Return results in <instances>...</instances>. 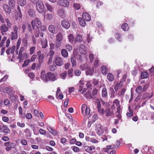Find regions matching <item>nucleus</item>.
Returning a JSON list of instances; mask_svg holds the SVG:
<instances>
[{
  "label": "nucleus",
  "instance_id": "42",
  "mask_svg": "<svg viewBox=\"0 0 154 154\" xmlns=\"http://www.w3.org/2000/svg\"><path fill=\"white\" fill-rule=\"evenodd\" d=\"M21 43V39L20 38H19L18 39V41L17 42V44L16 45V52L17 54L18 53V51H17V50L19 48L20 46V45Z\"/></svg>",
  "mask_w": 154,
  "mask_h": 154
},
{
  "label": "nucleus",
  "instance_id": "3",
  "mask_svg": "<svg viewBox=\"0 0 154 154\" xmlns=\"http://www.w3.org/2000/svg\"><path fill=\"white\" fill-rule=\"evenodd\" d=\"M36 9L37 11L40 13L43 12L44 11V6L42 2L38 1L36 5Z\"/></svg>",
  "mask_w": 154,
  "mask_h": 154
},
{
  "label": "nucleus",
  "instance_id": "26",
  "mask_svg": "<svg viewBox=\"0 0 154 154\" xmlns=\"http://www.w3.org/2000/svg\"><path fill=\"white\" fill-rule=\"evenodd\" d=\"M78 20L79 22V24L82 26H85L86 25V23L85 20H84L82 17H79Z\"/></svg>",
  "mask_w": 154,
  "mask_h": 154
},
{
  "label": "nucleus",
  "instance_id": "33",
  "mask_svg": "<svg viewBox=\"0 0 154 154\" xmlns=\"http://www.w3.org/2000/svg\"><path fill=\"white\" fill-rule=\"evenodd\" d=\"M107 78L109 81H112L114 79V76L111 73H108L107 75Z\"/></svg>",
  "mask_w": 154,
  "mask_h": 154
},
{
  "label": "nucleus",
  "instance_id": "8",
  "mask_svg": "<svg viewBox=\"0 0 154 154\" xmlns=\"http://www.w3.org/2000/svg\"><path fill=\"white\" fill-rule=\"evenodd\" d=\"M57 4L59 6L65 7H68L69 5V2L67 0H63L62 2L58 1Z\"/></svg>",
  "mask_w": 154,
  "mask_h": 154
},
{
  "label": "nucleus",
  "instance_id": "1",
  "mask_svg": "<svg viewBox=\"0 0 154 154\" xmlns=\"http://www.w3.org/2000/svg\"><path fill=\"white\" fill-rule=\"evenodd\" d=\"M31 24L33 29L36 28L38 29L41 26L42 22L41 20L38 18H35L31 22Z\"/></svg>",
  "mask_w": 154,
  "mask_h": 154
},
{
  "label": "nucleus",
  "instance_id": "20",
  "mask_svg": "<svg viewBox=\"0 0 154 154\" xmlns=\"http://www.w3.org/2000/svg\"><path fill=\"white\" fill-rule=\"evenodd\" d=\"M14 94L12 93L9 96V99L13 102L15 103L18 100L17 97V95H14Z\"/></svg>",
  "mask_w": 154,
  "mask_h": 154
},
{
  "label": "nucleus",
  "instance_id": "4",
  "mask_svg": "<svg viewBox=\"0 0 154 154\" xmlns=\"http://www.w3.org/2000/svg\"><path fill=\"white\" fill-rule=\"evenodd\" d=\"M22 28L23 32H26L32 34V26L30 24H23L22 26Z\"/></svg>",
  "mask_w": 154,
  "mask_h": 154
},
{
  "label": "nucleus",
  "instance_id": "5",
  "mask_svg": "<svg viewBox=\"0 0 154 154\" xmlns=\"http://www.w3.org/2000/svg\"><path fill=\"white\" fill-rule=\"evenodd\" d=\"M105 129H106V128H103L100 125L98 124L96 126V132L99 135L102 134L103 133Z\"/></svg>",
  "mask_w": 154,
  "mask_h": 154
},
{
  "label": "nucleus",
  "instance_id": "2",
  "mask_svg": "<svg viewBox=\"0 0 154 154\" xmlns=\"http://www.w3.org/2000/svg\"><path fill=\"white\" fill-rule=\"evenodd\" d=\"M81 110L82 115L84 116L89 115L90 109L89 107H87L85 104H82L81 106Z\"/></svg>",
  "mask_w": 154,
  "mask_h": 154
},
{
  "label": "nucleus",
  "instance_id": "30",
  "mask_svg": "<svg viewBox=\"0 0 154 154\" xmlns=\"http://www.w3.org/2000/svg\"><path fill=\"white\" fill-rule=\"evenodd\" d=\"M28 13L29 15L31 17H35V12L33 9H29L28 11Z\"/></svg>",
  "mask_w": 154,
  "mask_h": 154
},
{
  "label": "nucleus",
  "instance_id": "39",
  "mask_svg": "<svg viewBox=\"0 0 154 154\" xmlns=\"http://www.w3.org/2000/svg\"><path fill=\"white\" fill-rule=\"evenodd\" d=\"M24 132L26 134V136L27 138L30 137L31 136V133L29 129L26 128L25 129Z\"/></svg>",
  "mask_w": 154,
  "mask_h": 154
},
{
  "label": "nucleus",
  "instance_id": "25",
  "mask_svg": "<svg viewBox=\"0 0 154 154\" xmlns=\"http://www.w3.org/2000/svg\"><path fill=\"white\" fill-rule=\"evenodd\" d=\"M94 69L93 67L91 68L90 67H89L86 71V75H92L94 73Z\"/></svg>",
  "mask_w": 154,
  "mask_h": 154
},
{
  "label": "nucleus",
  "instance_id": "62",
  "mask_svg": "<svg viewBox=\"0 0 154 154\" xmlns=\"http://www.w3.org/2000/svg\"><path fill=\"white\" fill-rule=\"evenodd\" d=\"M37 57V55L35 54L33 55L31 57L30 60L31 62H34L35 61Z\"/></svg>",
  "mask_w": 154,
  "mask_h": 154
},
{
  "label": "nucleus",
  "instance_id": "53",
  "mask_svg": "<svg viewBox=\"0 0 154 154\" xmlns=\"http://www.w3.org/2000/svg\"><path fill=\"white\" fill-rule=\"evenodd\" d=\"M113 104L115 105H116V107L120 106L119 100L118 99H115L113 102Z\"/></svg>",
  "mask_w": 154,
  "mask_h": 154
},
{
  "label": "nucleus",
  "instance_id": "29",
  "mask_svg": "<svg viewBox=\"0 0 154 154\" xmlns=\"http://www.w3.org/2000/svg\"><path fill=\"white\" fill-rule=\"evenodd\" d=\"M15 49V46H12L11 48H9L6 51V53L8 54H9L10 53L12 54L14 53Z\"/></svg>",
  "mask_w": 154,
  "mask_h": 154
},
{
  "label": "nucleus",
  "instance_id": "38",
  "mask_svg": "<svg viewBox=\"0 0 154 154\" xmlns=\"http://www.w3.org/2000/svg\"><path fill=\"white\" fill-rule=\"evenodd\" d=\"M84 95L85 97L89 99L94 98L91 94V92L90 91H88L86 92Z\"/></svg>",
  "mask_w": 154,
  "mask_h": 154
},
{
  "label": "nucleus",
  "instance_id": "36",
  "mask_svg": "<svg viewBox=\"0 0 154 154\" xmlns=\"http://www.w3.org/2000/svg\"><path fill=\"white\" fill-rule=\"evenodd\" d=\"M70 61L72 63V67H74L76 65V61L75 58L74 57H71L70 59Z\"/></svg>",
  "mask_w": 154,
  "mask_h": 154
},
{
  "label": "nucleus",
  "instance_id": "43",
  "mask_svg": "<svg viewBox=\"0 0 154 154\" xmlns=\"http://www.w3.org/2000/svg\"><path fill=\"white\" fill-rule=\"evenodd\" d=\"M6 91L9 96L11 95L12 93L15 94L14 92L12 89L9 88H6Z\"/></svg>",
  "mask_w": 154,
  "mask_h": 154
},
{
  "label": "nucleus",
  "instance_id": "27",
  "mask_svg": "<svg viewBox=\"0 0 154 154\" xmlns=\"http://www.w3.org/2000/svg\"><path fill=\"white\" fill-rule=\"evenodd\" d=\"M48 41L46 39H43L41 40V44L42 48H45L48 46Z\"/></svg>",
  "mask_w": 154,
  "mask_h": 154
},
{
  "label": "nucleus",
  "instance_id": "22",
  "mask_svg": "<svg viewBox=\"0 0 154 154\" xmlns=\"http://www.w3.org/2000/svg\"><path fill=\"white\" fill-rule=\"evenodd\" d=\"M63 37L61 32L58 33L56 35V40L57 41H60L62 42L63 40Z\"/></svg>",
  "mask_w": 154,
  "mask_h": 154
},
{
  "label": "nucleus",
  "instance_id": "44",
  "mask_svg": "<svg viewBox=\"0 0 154 154\" xmlns=\"http://www.w3.org/2000/svg\"><path fill=\"white\" fill-rule=\"evenodd\" d=\"M7 38L6 37H4L1 40L0 44V47L1 48L4 46V44Z\"/></svg>",
  "mask_w": 154,
  "mask_h": 154
},
{
  "label": "nucleus",
  "instance_id": "7",
  "mask_svg": "<svg viewBox=\"0 0 154 154\" xmlns=\"http://www.w3.org/2000/svg\"><path fill=\"white\" fill-rule=\"evenodd\" d=\"M54 61L56 65L59 66L63 65L64 63L63 59L60 57H55Z\"/></svg>",
  "mask_w": 154,
  "mask_h": 154
},
{
  "label": "nucleus",
  "instance_id": "10",
  "mask_svg": "<svg viewBox=\"0 0 154 154\" xmlns=\"http://www.w3.org/2000/svg\"><path fill=\"white\" fill-rule=\"evenodd\" d=\"M47 76L48 81L50 80L54 81L57 79L56 76L52 73L48 72L47 73Z\"/></svg>",
  "mask_w": 154,
  "mask_h": 154
},
{
  "label": "nucleus",
  "instance_id": "13",
  "mask_svg": "<svg viewBox=\"0 0 154 154\" xmlns=\"http://www.w3.org/2000/svg\"><path fill=\"white\" fill-rule=\"evenodd\" d=\"M48 30L50 32L53 34H55L57 32V29L56 26L53 25H50L48 26Z\"/></svg>",
  "mask_w": 154,
  "mask_h": 154
},
{
  "label": "nucleus",
  "instance_id": "21",
  "mask_svg": "<svg viewBox=\"0 0 154 154\" xmlns=\"http://www.w3.org/2000/svg\"><path fill=\"white\" fill-rule=\"evenodd\" d=\"M4 11L7 13L10 14L11 12V10L9 6L7 5L4 4L3 5Z\"/></svg>",
  "mask_w": 154,
  "mask_h": 154
},
{
  "label": "nucleus",
  "instance_id": "51",
  "mask_svg": "<svg viewBox=\"0 0 154 154\" xmlns=\"http://www.w3.org/2000/svg\"><path fill=\"white\" fill-rule=\"evenodd\" d=\"M85 151L89 153H91L92 150L91 149V146H86L85 147Z\"/></svg>",
  "mask_w": 154,
  "mask_h": 154
},
{
  "label": "nucleus",
  "instance_id": "56",
  "mask_svg": "<svg viewBox=\"0 0 154 154\" xmlns=\"http://www.w3.org/2000/svg\"><path fill=\"white\" fill-rule=\"evenodd\" d=\"M92 83L94 85H97L99 83V80L97 79H94L93 80Z\"/></svg>",
  "mask_w": 154,
  "mask_h": 154
},
{
  "label": "nucleus",
  "instance_id": "64",
  "mask_svg": "<svg viewBox=\"0 0 154 154\" xmlns=\"http://www.w3.org/2000/svg\"><path fill=\"white\" fill-rule=\"evenodd\" d=\"M89 57L91 62L94 59V56L92 54H90L89 55Z\"/></svg>",
  "mask_w": 154,
  "mask_h": 154
},
{
  "label": "nucleus",
  "instance_id": "31",
  "mask_svg": "<svg viewBox=\"0 0 154 154\" xmlns=\"http://www.w3.org/2000/svg\"><path fill=\"white\" fill-rule=\"evenodd\" d=\"M47 129L48 131L53 135H55L57 134V131L55 130H54L52 128L48 126L47 127Z\"/></svg>",
  "mask_w": 154,
  "mask_h": 154
},
{
  "label": "nucleus",
  "instance_id": "46",
  "mask_svg": "<svg viewBox=\"0 0 154 154\" xmlns=\"http://www.w3.org/2000/svg\"><path fill=\"white\" fill-rule=\"evenodd\" d=\"M142 88L141 86H139L136 89V93L140 94L142 92Z\"/></svg>",
  "mask_w": 154,
  "mask_h": 154
},
{
  "label": "nucleus",
  "instance_id": "47",
  "mask_svg": "<svg viewBox=\"0 0 154 154\" xmlns=\"http://www.w3.org/2000/svg\"><path fill=\"white\" fill-rule=\"evenodd\" d=\"M35 47L34 46H32L30 48L29 51V54L30 55H32L35 52Z\"/></svg>",
  "mask_w": 154,
  "mask_h": 154
},
{
  "label": "nucleus",
  "instance_id": "40",
  "mask_svg": "<svg viewBox=\"0 0 154 154\" xmlns=\"http://www.w3.org/2000/svg\"><path fill=\"white\" fill-rule=\"evenodd\" d=\"M122 28L124 31H127L129 29L127 23H124L122 26Z\"/></svg>",
  "mask_w": 154,
  "mask_h": 154
},
{
  "label": "nucleus",
  "instance_id": "34",
  "mask_svg": "<svg viewBox=\"0 0 154 154\" xmlns=\"http://www.w3.org/2000/svg\"><path fill=\"white\" fill-rule=\"evenodd\" d=\"M45 5L47 8V10L49 12L52 13L53 11V8L52 5H50L48 3L45 4Z\"/></svg>",
  "mask_w": 154,
  "mask_h": 154
},
{
  "label": "nucleus",
  "instance_id": "19",
  "mask_svg": "<svg viewBox=\"0 0 154 154\" xmlns=\"http://www.w3.org/2000/svg\"><path fill=\"white\" fill-rule=\"evenodd\" d=\"M58 15L61 17H64L65 15V11L63 8H60L57 11Z\"/></svg>",
  "mask_w": 154,
  "mask_h": 154
},
{
  "label": "nucleus",
  "instance_id": "49",
  "mask_svg": "<svg viewBox=\"0 0 154 154\" xmlns=\"http://www.w3.org/2000/svg\"><path fill=\"white\" fill-rule=\"evenodd\" d=\"M67 75L66 71H64L63 72L61 73L60 74V76L61 78L63 79H65L66 78Z\"/></svg>",
  "mask_w": 154,
  "mask_h": 154
},
{
  "label": "nucleus",
  "instance_id": "9",
  "mask_svg": "<svg viewBox=\"0 0 154 154\" xmlns=\"http://www.w3.org/2000/svg\"><path fill=\"white\" fill-rule=\"evenodd\" d=\"M28 56V54L26 53L19 54L18 58L20 62H22L23 60L26 59Z\"/></svg>",
  "mask_w": 154,
  "mask_h": 154
},
{
  "label": "nucleus",
  "instance_id": "12",
  "mask_svg": "<svg viewBox=\"0 0 154 154\" xmlns=\"http://www.w3.org/2000/svg\"><path fill=\"white\" fill-rule=\"evenodd\" d=\"M62 26L65 28L66 29H69L70 26V24L68 21L66 20H63L61 22Z\"/></svg>",
  "mask_w": 154,
  "mask_h": 154
},
{
  "label": "nucleus",
  "instance_id": "18",
  "mask_svg": "<svg viewBox=\"0 0 154 154\" xmlns=\"http://www.w3.org/2000/svg\"><path fill=\"white\" fill-rule=\"evenodd\" d=\"M83 40V39L82 35L80 34H78L76 35V37L74 39V42L75 43L76 42H81Z\"/></svg>",
  "mask_w": 154,
  "mask_h": 154
},
{
  "label": "nucleus",
  "instance_id": "41",
  "mask_svg": "<svg viewBox=\"0 0 154 154\" xmlns=\"http://www.w3.org/2000/svg\"><path fill=\"white\" fill-rule=\"evenodd\" d=\"M68 38L69 42L70 43H72L73 42L74 38V36L72 34H70L68 36Z\"/></svg>",
  "mask_w": 154,
  "mask_h": 154
},
{
  "label": "nucleus",
  "instance_id": "24",
  "mask_svg": "<svg viewBox=\"0 0 154 154\" xmlns=\"http://www.w3.org/2000/svg\"><path fill=\"white\" fill-rule=\"evenodd\" d=\"M105 113H106V116H112L113 114V111H110V108H108L105 110Z\"/></svg>",
  "mask_w": 154,
  "mask_h": 154
},
{
  "label": "nucleus",
  "instance_id": "14",
  "mask_svg": "<svg viewBox=\"0 0 154 154\" xmlns=\"http://www.w3.org/2000/svg\"><path fill=\"white\" fill-rule=\"evenodd\" d=\"M79 52L82 54H85L87 53V50L85 46L83 44H81L80 45L79 48Z\"/></svg>",
  "mask_w": 154,
  "mask_h": 154
},
{
  "label": "nucleus",
  "instance_id": "48",
  "mask_svg": "<svg viewBox=\"0 0 154 154\" xmlns=\"http://www.w3.org/2000/svg\"><path fill=\"white\" fill-rule=\"evenodd\" d=\"M26 3V0H21L17 4L21 6H23L25 5Z\"/></svg>",
  "mask_w": 154,
  "mask_h": 154
},
{
  "label": "nucleus",
  "instance_id": "11",
  "mask_svg": "<svg viewBox=\"0 0 154 154\" xmlns=\"http://www.w3.org/2000/svg\"><path fill=\"white\" fill-rule=\"evenodd\" d=\"M40 78L41 79L45 82L48 81L47 74L45 70H43L41 73Z\"/></svg>",
  "mask_w": 154,
  "mask_h": 154
},
{
  "label": "nucleus",
  "instance_id": "32",
  "mask_svg": "<svg viewBox=\"0 0 154 154\" xmlns=\"http://www.w3.org/2000/svg\"><path fill=\"white\" fill-rule=\"evenodd\" d=\"M5 21L6 22L7 24L6 25V26H8L7 27L10 29L11 28L12 23L10 20L8 18H6L5 19Z\"/></svg>",
  "mask_w": 154,
  "mask_h": 154
},
{
  "label": "nucleus",
  "instance_id": "50",
  "mask_svg": "<svg viewBox=\"0 0 154 154\" xmlns=\"http://www.w3.org/2000/svg\"><path fill=\"white\" fill-rule=\"evenodd\" d=\"M80 68L82 70H85L88 68V66L87 64L85 63L80 65Z\"/></svg>",
  "mask_w": 154,
  "mask_h": 154
},
{
  "label": "nucleus",
  "instance_id": "23",
  "mask_svg": "<svg viewBox=\"0 0 154 154\" xmlns=\"http://www.w3.org/2000/svg\"><path fill=\"white\" fill-rule=\"evenodd\" d=\"M101 71L102 74L105 75L108 72V69L106 66H103L101 67Z\"/></svg>",
  "mask_w": 154,
  "mask_h": 154
},
{
  "label": "nucleus",
  "instance_id": "60",
  "mask_svg": "<svg viewBox=\"0 0 154 154\" xmlns=\"http://www.w3.org/2000/svg\"><path fill=\"white\" fill-rule=\"evenodd\" d=\"M5 19L4 18V17L2 15V14H0V21L2 23H5Z\"/></svg>",
  "mask_w": 154,
  "mask_h": 154
},
{
  "label": "nucleus",
  "instance_id": "37",
  "mask_svg": "<svg viewBox=\"0 0 154 154\" xmlns=\"http://www.w3.org/2000/svg\"><path fill=\"white\" fill-rule=\"evenodd\" d=\"M62 44L61 41H57L56 40L55 43V48L56 50L59 48L61 46Z\"/></svg>",
  "mask_w": 154,
  "mask_h": 154
},
{
  "label": "nucleus",
  "instance_id": "6",
  "mask_svg": "<svg viewBox=\"0 0 154 154\" xmlns=\"http://www.w3.org/2000/svg\"><path fill=\"white\" fill-rule=\"evenodd\" d=\"M7 26L4 23H2L0 26V32L2 35L5 34L8 31L9 29Z\"/></svg>",
  "mask_w": 154,
  "mask_h": 154
},
{
  "label": "nucleus",
  "instance_id": "28",
  "mask_svg": "<svg viewBox=\"0 0 154 154\" xmlns=\"http://www.w3.org/2000/svg\"><path fill=\"white\" fill-rule=\"evenodd\" d=\"M61 55L64 57H66L68 56V52L66 49H62L61 51Z\"/></svg>",
  "mask_w": 154,
  "mask_h": 154
},
{
  "label": "nucleus",
  "instance_id": "16",
  "mask_svg": "<svg viewBox=\"0 0 154 154\" xmlns=\"http://www.w3.org/2000/svg\"><path fill=\"white\" fill-rule=\"evenodd\" d=\"M82 18L86 21H90L91 19V16L89 14L86 13L82 14Z\"/></svg>",
  "mask_w": 154,
  "mask_h": 154
},
{
  "label": "nucleus",
  "instance_id": "57",
  "mask_svg": "<svg viewBox=\"0 0 154 154\" xmlns=\"http://www.w3.org/2000/svg\"><path fill=\"white\" fill-rule=\"evenodd\" d=\"M66 48L68 51H70L72 50V46L69 44H67L66 45Z\"/></svg>",
  "mask_w": 154,
  "mask_h": 154
},
{
  "label": "nucleus",
  "instance_id": "61",
  "mask_svg": "<svg viewBox=\"0 0 154 154\" xmlns=\"http://www.w3.org/2000/svg\"><path fill=\"white\" fill-rule=\"evenodd\" d=\"M26 48L24 46H21L20 47V49L19 50V54H21L24 53L23 52L25 50Z\"/></svg>",
  "mask_w": 154,
  "mask_h": 154
},
{
  "label": "nucleus",
  "instance_id": "54",
  "mask_svg": "<svg viewBox=\"0 0 154 154\" xmlns=\"http://www.w3.org/2000/svg\"><path fill=\"white\" fill-rule=\"evenodd\" d=\"M74 9L76 10H79L80 8L81 5L78 3H75L73 4Z\"/></svg>",
  "mask_w": 154,
  "mask_h": 154
},
{
  "label": "nucleus",
  "instance_id": "45",
  "mask_svg": "<svg viewBox=\"0 0 154 154\" xmlns=\"http://www.w3.org/2000/svg\"><path fill=\"white\" fill-rule=\"evenodd\" d=\"M15 3V1L14 0H10L9 2V4L10 6L12 7V8H14Z\"/></svg>",
  "mask_w": 154,
  "mask_h": 154
},
{
  "label": "nucleus",
  "instance_id": "55",
  "mask_svg": "<svg viewBox=\"0 0 154 154\" xmlns=\"http://www.w3.org/2000/svg\"><path fill=\"white\" fill-rule=\"evenodd\" d=\"M81 73V71L79 69H76L74 71V74L76 76H79L80 75Z\"/></svg>",
  "mask_w": 154,
  "mask_h": 154
},
{
  "label": "nucleus",
  "instance_id": "58",
  "mask_svg": "<svg viewBox=\"0 0 154 154\" xmlns=\"http://www.w3.org/2000/svg\"><path fill=\"white\" fill-rule=\"evenodd\" d=\"M35 31V32L34 33V35L36 37H38L39 35V30L38 28V29H37L36 28L35 29H34Z\"/></svg>",
  "mask_w": 154,
  "mask_h": 154
},
{
  "label": "nucleus",
  "instance_id": "35",
  "mask_svg": "<svg viewBox=\"0 0 154 154\" xmlns=\"http://www.w3.org/2000/svg\"><path fill=\"white\" fill-rule=\"evenodd\" d=\"M148 76V74L146 72H141L140 75L141 78L142 79L147 78Z\"/></svg>",
  "mask_w": 154,
  "mask_h": 154
},
{
  "label": "nucleus",
  "instance_id": "17",
  "mask_svg": "<svg viewBox=\"0 0 154 154\" xmlns=\"http://www.w3.org/2000/svg\"><path fill=\"white\" fill-rule=\"evenodd\" d=\"M101 95L103 98H107L108 92L107 89L106 87L103 88L101 91Z\"/></svg>",
  "mask_w": 154,
  "mask_h": 154
},
{
  "label": "nucleus",
  "instance_id": "59",
  "mask_svg": "<svg viewBox=\"0 0 154 154\" xmlns=\"http://www.w3.org/2000/svg\"><path fill=\"white\" fill-rule=\"evenodd\" d=\"M46 18L48 20H51L53 19V17L51 14H47L46 15Z\"/></svg>",
  "mask_w": 154,
  "mask_h": 154
},
{
  "label": "nucleus",
  "instance_id": "15",
  "mask_svg": "<svg viewBox=\"0 0 154 154\" xmlns=\"http://www.w3.org/2000/svg\"><path fill=\"white\" fill-rule=\"evenodd\" d=\"M10 36V39L12 40L17 39L18 38L17 32L16 30H13L11 32Z\"/></svg>",
  "mask_w": 154,
  "mask_h": 154
},
{
  "label": "nucleus",
  "instance_id": "63",
  "mask_svg": "<svg viewBox=\"0 0 154 154\" xmlns=\"http://www.w3.org/2000/svg\"><path fill=\"white\" fill-rule=\"evenodd\" d=\"M29 61L30 60L29 59L25 60L24 62V63L23 65V66L24 67L27 66L28 64Z\"/></svg>",
  "mask_w": 154,
  "mask_h": 154
},
{
  "label": "nucleus",
  "instance_id": "52",
  "mask_svg": "<svg viewBox=\"0 0 154 154\" xmlns=\"http://www.w3.org/2000/svg\"><path fill=\"white\" fill-rule=\"evenodd\" d=\"M38 61L40 63H41L43 62V59L44 58L45 55L44 54H42L38 56Z\"/></svg>",
  "mask_w": 154,
  "mask_h": 154
}]
</instances>
